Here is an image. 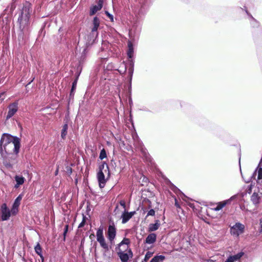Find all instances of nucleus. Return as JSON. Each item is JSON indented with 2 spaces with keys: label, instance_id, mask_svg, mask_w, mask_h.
<instances>
[{
  "label": "nucleus",
  "instance_id": "nucleus-1",
  "mask_svg": "<svg viewBox=\"0 0 262 262\" xmlns=\"http://www.w3.org/2000/svg\"><path fill=\"white\" fill-rule=\"evenodd\" d=\"M32 13V4L26 1L23 4L22 8L20 10L18 14L17 21L19 25L20 33L18 37L23 35L26 32L28 25L30 24V19Z\"/></svg>",
  "mask_w": 262,
  "mask_h": 262
},
{
  "label": "nucleus",
  "instance_id": "nucleus-2",
  "mask_svg": "<svg viewBox=\"0 0 262 262\" xmlns=\"http://www.w3.org/2000/svg\"><path fill=\"white\" fill-rule=\"evenodd\" d=\"M12 143L14 146V152L16 154H18L20 147V139L8 133H3L0 140V152H3L4 147L7 146Z\"/></svg>",
  "mask_w": 262,
  "mask_h": 262
},
{
  "label": "nucleus",
  "instance_id": "nucleus-3",
  "mask_svg": "<svg viewBox=\"0 0 262 262\" xmlns=\"http://www.w3.org/2000/svg\"><path fill=\"white\" fill-rule=\"evenodd\" d=\"M18 154L15 152H12L1 156L4 165L8 169H12L13 165L17 163Z\"/></svg>",
  "mask_w": 262,
  "mask_h": 262
},
{
  "label": "nucleus",
  "instance_id": "nucleus-4",
  "mask_svg": "<svg viewBox=\"0 0 262 262\" xmlns=\"http://www.w3.org/2000/svg\"><path fill=\"white\" fill-rule=\"evenodd\" d=\"M97 241L100 244V246L105 250V251L109 250V247L106 243L105 239L103 235V227L100 226L96 232Z\"/></svg>",
  "mask_w": 262,
  "mask_h": 262
},
{
  "label": "nucleus",
  "instance_id": "nucleus-5",
  "mask_svg": "<svg viewBox=\"0 0 262 262\" xmlns=\"http://www.w3.org/2000/svg\"><path fill=\"white\" fill-rule=\"evenodd\" d=\"M128 78L129 81V86H128V93L129 94V97L128 99L129 104L130 105L133 104V101L131 98V91H132V81L133 78V75L134 73V62L132 59L129 61L128 63Z\"/></svg>",
  "mask_w": 262,
  "mask_h": 262
},
{
  "label": "nucleus",
  "instance_id": "nucleus-6",
  "mask_svg": "<svg viewBox=\"0 0 262 262\" xmlns=\"http://www.w3.org/2000/svg\"><path fill=\"white\" fill-rule=\"evenodd\" d=\"M245 225L241 223H236L230 228V233L233 236L238 237L239 235L244 232Z\"/></svg>",
  "mask_w": 262,
  "mask_h": 262
},
{
  "label": "nucleus",
  "instance_id": "nucleus-7",
  "mask_svg": "<svg viewBox=\"0 0 262 262\" xmlns=\"http://www.w3.org/2000/svg\"><path fill=\"white\" fill-rule=\"evenodd\" d=\"M116 235V228L114 224L110 225L106 233V236L111 244L114 243V240Z\"/></svg>",
  "mask_w": 262,
  "mask_h": 262
},
{
  "label": "nucleus",
  "instance_id": "nucleus-8",
  "mask_svg": "<svg viewBox=\"0 0 262 262\" xmlns=\"http://www.w3.org/2000/svg\"><path fill=\"white\" fill-rule=\"evenodd\" d=\"M0 211L1 213L2 221H8L11 216V212L10 209L8 208L6 203H3L1 205Z\"/></svg>",
  "mask_w": 262,
  "mask_h": 262
},
{
  "label": "nucleus",
  "instance_id": "nucleus-9",
  "mask_svg": "<svg viewBox=\"0 0 262 262\" xmlns=\"http://www.w3.org/2000/svg\"><path fill=\"white\" fill-rule=\"evenodd\" d=\"M246 12L249 16V19L251 27L254 29H257L258 31L260 33H262V29L260 26V23L255 18H254L247 10H246Z\"/></svg>",
  "mask_w": 262,
  "mask_h": 262
},
{
  "label": "nucleus",
  "instance_id": "nucleus-10",
  "mask_svg": "<svg viewBox=\"0 0 262 262\" xmlns=\"http://www.w3.org/2000/svg\"><path fill=\"white\" fill-rule=\"evenodd\" d=\"M18 111V102H14L8 106V112L6 116V120L10 119Z\"/></svg>",
  "mask_w": 262,
  "mask_h": 262
},
{
  "label": "nucleus",
  "instance_id": "nucleus-11",
  "mask_svg": "<svg viewBox=\"0 0 262 262\" xmlns=\"http://www.w3.org/2000/svg\"><path fill=\"white\" fill-rule=\"evenodd\" d=\"M100 25V20L97 16L94 17L93 20V27L91 30V35L96 37L98 35V29Z\"/></svg>",
  "mask_w": 262,
  "mask_h": 262
},
{
  "label": "nucleus",
  "instance_id": "nucleus-12",
  "mask_svg": "<svg viewBox=\"0 0 262 262\" xmlns=\"http://www.w3.org/2000/svg\"><path fill=\"white\" fill-rule=\"evenodd\" d=\"M169 186L170 189L178 196L181 197L182 200L186 201L187 199H188V198L187 196H186L177 187L170 182H169Z\"/></svg>",
  "mask_w": 262,
  "mask_h": 262
},
{
  "label": "nucleus",
  "instance_id": "nucleus-13",
  "mask_svg": "<svg viewBox=\"0 0 262 262\" xmlns=\"http://www.w3.org/2000/svg\"><path fill=\"white\" fill-rule=\"evenodd\" d=\"M236 198V195H234L232 196L229 199L217 203V206L215 207L213 210L214 211H217L221 210L224 207H225L227 204L230 203L232 200Z\"/></svg>",
  "mask_w": 262,
  "mask_h": 262
},
{
  "label": "nucleus",
  "instance_id": "nucleus-14",
  "mask_svg": "<svg viewBox=\"0 0 262 262\" xmlns=\"http://www.w3.org/2000/svg\"><path fill=\"white\" fill-rule=\"evenodd\" d=\"M80 73H81V70L79 71V72H78L77 73L76 78L72 82V88H71V91H70V93L69 94V102L70 101L71 99H73V98H74L75 91V90H76V86H77V81L78 79V77L80 74Z\"/></svg>",
  "mask_w": 262,
  "mask_h": 262
},
{
  "label": "nucleus",
  "instance_id": "nucleus-15",
  "mask_svg": "<svg viewBox=\"0 0 262 262\" xmlns=\"http://www.w3.org/2000/svg\"><path fill=\"white\" fill-rule=\"evenodd\" d=\"M97 178L100 188H103L105 186V183L106 182V179H105L103 172H97Z\"/></svg>",
  "mask_w": 262,
  "mask_h": 262
},
{
  "label": "nucleus",
  "instance_id": "nucleus-16",
  "mask_svg": "<svg viewBox=\"0 0 262 262\" xmlns=\"http://www.w3.org/2000/svg\"><path fill=\"white\" fill-rule=\"evenodd\" d=\"M243 252H240L238 253L229 256L225 262H240L239 259L244 255Z\"/></svg>",
  "mask_w": 262,
  "mask_h": 262
},
{
  "label": "nucleus",
  "instance_id": "nucleus-17",
  "mask_svg": "<svg viewBox=\"0 0 262 262\" xmlns=\"http://www.w3.org/2000/svg\"><path fill=\"white\" fill-rule=\"evenodd\" d=\"M134 140V145L141 150L142 153L144 154H146V149L144 147L143 143L139 139L138 136L136 137V138L133 137Z\"/></svg>",
  "mask_w": 262,
  "mask_h": 262
},
{
  "label": "nucleus",
  "instance_id": "nucleus-18",
  "mask_svg": "<svg viewBox=\"0 0 262 262\" xmlns=\"http://www.w3.org/2000/svg\"><path fill=\"white\" fill-rule=\"evenodd\" d=\"M3 152H0L1 156H4V155L7 154L8 153H10L12 152H14V146L13 144L11 143L9 144V145L7 146L4 147L3 148Z\"/></svg>",
  "mask_w": 262,
  "mask_h": 262
},
{
  "label": "nucleus",
  "instance_id": "nucleus-19",
  "mask_svg": "<svg viewBox=\"0 0 262 262\" xmlns=\"http://www.w3.org/2000/svg\"><path fill=\"white\" fill-rule=\"evenodd\" d=\"M157 239V235L154 233L149 234L145 239V243L147 244H152L155 243Z\"/></svg>",
  "mask_w": 262,
  "mask_h": 262
},
{
  "label": "nucleus",
  "instance_id": "nucleus-20",
  "mask_svg": "<svg viewBox=\"0 0 262 262\" xmlns=\"http://www.w3.org/2000/svg\"><path fill=\"white\" fill-rule=\"evenodd\" d=\"M160 221L159 220H156L154 224L151 223L149 225L148 231L149 232H151L157 230L160 226Z\"/></svg>",
  "mask_w": 262,
  "mask_h": 262
},
{
  "label": "nucleus",
  "instance_id": "nucleus-21",
  "mask_svg": "<svg viewBox=\"0 0 262 262\" xmlns=\"http://www.w3.org/2000/svg\"><path fill=\"white\" fill-rule=\"evenodd\" d=\"M117 254L121 259V262H127L129 259V255L127 253H125L120 250L117 252Z\"/></svg>",
  "mask_w": 262,
  "mask_h": 262
},
{
  "label": "nucleus",
  "instance_id": "nucleus-22",
  "mask_svg": "<svg viewBox=\"0 0 262 262\" xmlns=\"http://www.w3.org/2000/svg\"><path fill=\"white\" fill-rule=\"evenodd\" d=\"M105 167H106V169H105V171L106 170L108 171V177H110V172L109 170V167L108 165L105 162H102L99 165L98 167V172H103V170L104 169Z\"/></svg>",
  "mask_w": 262,
  "mask_h": 262
},
{
  "label": "nucleus",
  "instance_id": "nucleus-23",
  "mask_svg": "<svg viewBox=\"0 0 262 262\" xmlns=\"http://www.w3.org/2000/svg\"><path fill=\"white\" fill-rule=\"evenodd\" d=\"M121 219H122V223L125 224L131 219V217H130L128 214V211L124 210L122 213Z\"/></svg>",
  "mask_w": 262,
  "mask_h": 262
},
{
  "label": "nucleus",
  "instance_id": "nucleus-24",
  "mask_svg": "<svg viewBox=\"0 0 262 262\" xmlns=\"http://www.w3.org/2000/svg\"><path fill=\"white\" fill-rule=\"evenodd\" d=\"M68 123L66 122L63 125L61 131V137L63 140H64L66 138V136L68 134Z\"/></svg>",
  "mask_w": 262,
  "mask_h": 262
},
{
  "label": "nucleus",
  "instance_id": "nucleus-25",
  "mask_svg": "<svg viewBox=\"0 0 262 262\" xmlns=\"http://www.w3.org/2000/svg\"><path fill=\"white\" fill-rule=\"evenodd\" d=\"M259 200L260 197L259 196L258 193L254 192L252 194L251 196V200L254 205L258 204L259 203Z\"/></svg>",
  "mask_w": 262,
  "mask_h": 262
},
{
  "label": "nucleus",
  "instance_id": "nucleus-26",
  "mask_svg": "<svg viewBox=\"0 0 262 262\" xmlns=\"http://www.w3.org/2000/svg\"><path fill=\"white\" fill-rule=\"evenodd\" d=\"M102 8H100L98 5H93L90 8V15L91 16L94 15L96 13L100 10Z\"/></svg>",
  "mask_w": 262,
  "mask_h": 262
},
{
  "label": "nucleus",
  "instance_id": "nucleus-27",
  "mask_svg": "<svg viewBox=\"0 0 262 262\" xmlns=\"http://www.w3.org/2000/svg\"><path fill=\"white\" fill-rule=\"evenodd\" d=\"M165 259V257L162 255L155 256L150 261V262H163Z\"/></svg>",
  "mask_w": 262,
  "mask_h": 262
},
{
  "label": "nucleus",
  "instance_id": "nucleus-28",
  "mask_svg": "<svg viewBox=\"0 0 262 262\" xmlns=\"http://www.w3.org/2000/svg\"><path fill=\"white\" fill-rule=\"evenodd\" d=\"M14 179L16 183H17L18 185H23L25 181V178L21 176H20L16 175L14 177Z\"/></svg>",
  "mask_w": 262,
  "mask_h": 262
},
{
  "label": "nucleus",
  "instance_id": "nucleus-29",
  "mask_svg": "<svg viewBox=\"0 0 262 262\" xmlns=\"http://www.w3.org/2000/svg\"><path fill=\"white\" fill-rule=\"evenodd\" d=\"M128 50L127 51V56L129 58L132 59V58L133 57V53H134L133 46L131 42H129L128 44Z\"/></svg>",
  "mask_w": 262,
  "mask_h": 262
},
{
  "label": "nucleus",
  "instance_id": "nucleus-30",
  "mask_svg": "<svg viewBox=\"0 0 262 262\" xmlns=\"http://www.w3.org/2000/svg\"><path fill=\"white\" fill-rule=\"evenodd\" d=\"M24 194L21 193L15 199L12 205L19 207Z\"/></svg>",
  "mask_w": 262,
  "mask_h": 262
},
{
  "label": "nucleus",
  "instance_id": "nucleus-31",
  "mask_svg": "<svg viewBox=\"0 0 262 262\" xmlns=\"http://www.w3.org/2000/svg\"><path fill=\"white\" fill-rule=\"evenodd\" d=\"M35 252L39 256H41L42 254V248L39 243H37L34 247Z\"/></svg>",
  "mask_w": 262,
  "mask_h": 262
},
{
  "label": "nucleus",
  "instance_id": "nucleus-32",
  "mask_svg": "<svg viewBox=\"0 0 262 262\" xmlns=\"http://www.w3.org/2000/svg\"><path fill=\"white\" fill-rule=\"evenodd\" d=\"M16 0H12L11 4L10 5L8 6V9H10L11 12L13 11V10L15 9L16 6Z\"/></svg>",
  "mask_w": 262,
  "mask_h": 262
},
{
  "label": "nucleus",
  "instance_id": "nucleus-33",
  "mask_svg": "<svg viewBox=\"0 0 262 262\" xmlns=\"http://www.w3.org/2000/svg\"><path fill=\"white\" fill-rule=\"evenodd\" d=\"M10 210L11 212V215H15L18 211V207L12 205V208Z\"/></svg>",
  "mask_w": 262,
  "mask_h": 262
},
{
  "label": "nucleus",
  "instance_id": "nucleus-34",
  "mask_svg": "<svg viewBox=\"0 0 262 262\" xmlns=\"http://www.w3.org/2000/svg\"><path fill=\"white\" fill-rule=\"evenodd\" d=\"M106 157H107V155H106V150H105L104 148H103L100 151L99 158L100 160H103V159L106 158Z\"/></svg>",
  "mask_w": 262,
  "mask_h": 262
},
{
  "label": "nucleus",
  "instance_id": "nucleus-35",
  "mask_svg": "<svg viewBox=\"0 0 262 262\" xmlns=\"http://www.w3.org/2000/svg\"><path fill=\"white\" fill-rule=\"evenodd\" d=\"M153 253L150 251H147L145 255L144 261H147L152 255Z\"/></svg>",
  "mask_w": 262,
  "mask_h": 262
},
{
  "label": "nucleus",
  "instance_id": "nucleus-36",
  "mask_svg": "<svg viewBox=\"0 0 262 262\" xmlns=\"http://www.w3.org/2000/svg\"><path fill=\"white\" fill-rule=\"evenodd\" d=\"M68 230H69V225H66L64 226V231H63V241H65V240H66V235H67V233L68 232Z\"/></svg>",
  "mask_w": 262,
  "mask_h": 262
},
{
  "label": "nucleus",
  "instance_id": "nucleus-37",
  "mask_svg": "<svg viewBox=\"0 0 262 262\" xmlns=\"http://www.w3.org/2000/svg\"><path fill=\"white\" fill-rule=\"evenodd\" d=\"M129 239L128 238H124L119 244V246H121L122 245H128L129 244Z\"/></svg>",
  "mask_w": 262,
  "mask_h": 262
},
{
  "label": "nucleus",
  "instance_id": "nucleus-38",
  "mask_svg": "<svg viewBox=\"0 0 262 262\" xmlns=\"http://www.w3.org/2000/svg\"><path fill=\"white\" fill-rule=\"evenodd\" d=\"M155 215V211L154 209H150L147 212L146 217L148 216H154Z\"/></svg>",
  "mask_w": 262,
  "mask_h": 262
},
{
  "label": "nucleus",
  "instance_id": "nucleus-39",
  "mask_svg": "<svg viewBox=\"0 0 262 262\" xmlns=\"http://www.w3.org/2000/svg\"><path fill=\"white\" fill-rule=\"evenodd\" d=\"M66 172H67V174L69 176H70L72 173V168L71 167L67 166L66 167Z\"/></svg>",
  "mask_w": 262,
  "mask_h": 262
},
{
  "label": "nucleus",
  "instance_id": "nucleus-40",
  "mask_svg": "<svg viewBox=\"0 0 262 262\" xmlns=\"http://www.w3.org/2000/svg\"><path fill=\"white\" fill-rule=\"evenodd\" d=\"M106 16L110 19L112 22L114 21V16L112 14L110 13L108 11H105Z\"/></svg>",
  "mask_w": 262,
  "mask_h": 262
},
{
  "label": "nucleus",
  "instance_id": "nucleus-41",
  "mask_svg": "<svg viewBox=\"0 0 262 262\" xmlns=\"http://www.w3.org/2000/svg\"><path fill=\"white\" fill-rule=\"evenodd\" d=\"M5 92L0 93V102L2 103L4 99L5 98Z\"/></svg>",
  "mask_w": 262,
  "mask_h": 262
},
{
  "label": "nucleus",
  "instance_id": "nucleus-42",
  "mask_svg": "<svg viewBox=\"0 0 262 262\" xmlns=\"http://www.w3.org/2000/svg\"><path fill=\"white\" fill-rule=\"evenodd\" d=\"M105 0H98L97 1V5L100 7V8H102L103 7V3L104 2Z\"/></svg>",
  "mask_w": 262,
  "mask_h": 262
},
{
  "label": "nucleus",
  "instance_id": "nucleus-43",
  "mask_svg": "<svg viewBox=\"0 0 262 262\" xmlns=\"http://www.w3.org/2000/svg\"><path fill=\"white\" fill-rule=\"evenodd\" d=\"M120 205L122 206L124 208L126 207V204L124 200H121L119 202Z\"/></svg>",
  "mask_w": 262,
  "mask_h": 262
},
{
  "label": "nucleus",
  "instance_id": "nucleus-44",
  "mask_svg": "<svg viewBox=\"0 0 262 262\" xmlns=\"http://www.w3.org/2000/svg\"><path fill=\"white\" fill-rule=\"evenodd\" d=\"M136 211H131V212H128V214H129L130 217H132L135 214H136Z\"/></svg>",
  "mask_w": 262,
  "mask_h": 262
},
{
  "label": "nucleus",
  "instance_id": "nucleus-45",
  "mask_svg": "<svg viewBox=\"0 0 262 262\" xmlns=\"http://www.w3.org/2000/svg\"><path fill=\"white\" fill-rule=\"evenodd\" d=\"M85 223L86 222H85L84 221H81V222L78 225V228H80L83 227L85 225Z\"/></svg>",
  "mask_w": 262,
  "mask_h": 262
},
{
  "label": "nucleus",
  "instance_id": "nucleus-46",
  "mask_svg": "<svg viewBox=\"0 0 262 262\" xmlns=\"http://www.w3.org/2000/svg\"><path fill=\"white\" fill-rule=\"evenodd\" d=\"M140 110L142 111L147 112H150V111L146 107H143L142 108H140Z\"/></svg>",
  "mask_w": 262,
  "mask_h": 262
},
{
  "label": "nucleus",
  "instance_id": "nucleus-47",
  "mask_svg": "<svg viewBox=\"0 0 262 262\" xmlns=\"http://www.w3.org/2000/svg\"><path fill=\"white\" fill-rule=\"evenodd\" d=\"M260 229H259V232L260 233H261L262 232V219H261L260 220Z\"/></svg>",
  "mask_w": 262,
  "mask_h": 262
},
{
  "label": "nucleus",
  "instance_id": "nucleus-48",
  "mask_svg": "<svg viewBox=\"0 0 262 262\" xmlns=\"http://www.w3.org/2000/svg\"><path fill=\"white\" fill-rule=\"evenodd\" d=\"M87 219H88L87 217L84 214H82V221H84V222H86V221Z\"/></svg>",
  "mask_w": 262,
  "mask_h": 262
},
{
  "label": "nucleus",
  "instance_id": "nucleus-49",
  "mask_svg": "<svg viewBox=\"0 0 262 262\" xmlns=\"http://www.w3.org/2000/svg\"><path fill=\"white\" fill-rule=\"evenodd\" d=\"M126 66H125L124 70L123 71H122L121 70H118V71L120 73L123 74L124 73H125L126 72Z\"/></svg>",
  "mask_w": 262,
  "mask_h": 262
},
{
  "label": "nucleus",
  "instance_id": "nucleus-50",
  "mask_svg": "<svg viewBox=\"0 0 262 262\" xmlns=\"http://www.w3.org/2000/svg\"><path fill=\"white\" fill-rule=\"evenodd\" d=\"M128 253L130 254V256L132 257L133 256V252L130 249L128 251Z\"/></svg>",
  "mask_w": 262,
  "mask_h": 262
},
{
  "label": "nucleus",
  "instance_id": "nucleus-51",
  "mask_svg": "<svg viewBox=\"0 0 262 262\" xmlns=\"http://www.w3.org/2000/svg\"><path fill=\"white\" fill-rule=\"evenodd\" d=\"M58 171H59V168L58 167L56 168V170H55V176H57L58 173Z\"/></svg>",
  "mask_w": 262,
  "mask_h": 262
},
{
  "label": "nucleus",
  "instance_id": "nucleus-52",
  "mask_svg": "<svg viewBox=\"0 0 262 262\" xmlns=\"http://www.w3.org/2000/svg\"><path fill=\"white\" fill-rule=\"evenodd\" d=\"M175 206H176V207H180V206H179V205L178 204V202H177V200H176V199L175 200Z\"/></svg>",
  "mask_w": 262,
  "mask_h": 262
},
{
  "label": "nucleus",
  "instance_id": "nucleus-53",
  "mask_svg": "<svg viewBox=\"0 0 262 262\" xmlns=\"http://www.w3.org/2000/svg\"><path fill=\"white\" fill-rule=\"evenodd\" d=\"M41 259V262H44V257L42 255V254H41V256H39Z\"/></svg>",
  "mask_w": 262,
  "mask_h": 262
},
{
  "label": "nucleus",
  "instance_id": "nucleus-54",
  "mask_svg": "<svg viewBox=\"0 0 262 262\" xmlns=\"http://www.w3.org/2000/svg\"><path fill=\"white\" fill-rule=\"evenodd\" d=\"M20 185H18L17 183H16V184H15V186H14V188H17L19 187Z\"/></svg>",
  "mask_w": 262,
  "mask_h": 262
},
{
  "label": "nucleus",
  "instance_id": "nucleus-55",
  "mask_svg": "<svg viewBox=\"0 0 262 262\" xmlns=\"http://www.w3.org/2000/svg\"><path fill=\"white\" fill-rule=\"evenodd\" d=\"M207 262H216L215 260H212V259H208L207 260Z\"/></svg>",
  "mask_w": 262,
  "mask_h": 262
},
{
  "label": "nucleus",
  "instance_id": "nucleus-56",
  "mask_svg": "<svg viewBox=\"0 0 262 262\" xmlns=\"http://www.w3.org/2000/svg\"><path fill=\"white\" fill-rule=\"evenodd\" d=\"M239 167H241V156L239 158ZM240 171H241V167H240Z\"/></svg>",
  "mask_w": 262,
  "mask_h": 262
},
{
  "label": "nucleus",
  "instance_id": "nucleus-57",
  "mask_svg": "<svg viewBox=\"0 0 262 262\" xmlns=\"http://www.w3.org/2000/svg\"><path fill=\"white\" fill-rule=\"evenodd\" d=\"M38 66H39V67H40V62H38Z\"/></svg>",
  "mask_w": 262,
  "mask_h": 262
},
{
  "label": "nucleus",
  "instance_id": "nucleus-58",
  "mask_svg": "<svg viewBox=\"0 0 262 262\" xmlns=\"http://www.w3.org/2000/svg\"><path fill=\"white\" fill-rule=\"evenodd\" d=\"M190 207H192V204H190Z\"/></svg>",
  "mask_w": 262,
  "mask_h": 262
}]
</instances>
